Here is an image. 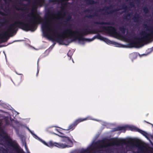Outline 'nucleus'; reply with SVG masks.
<instances>
[{"label":"nucleus","instance_id":"obj_23","mask_svg":"<svg viewBox=\"0 0 153 153\" xmlns=\"http://www.w3.org/2000/svg\"><path fill=\"white\" fill-rule=\"evenodd\" d=\"M131 13H127L126 15L124 16L123 17V19H124L126 20H129L130 19V18H128V17H130L131 15Z\"/></svg>","mask_w":153,"mask_h":153},{"label":"nucleus","instance_id":"obj_20","mask_svg":"<svg viewBox=\"0 0 153 153\" xmlns=\"http://www.w3.org/2000/svg\"><path fill=\"white\" fill-rule=\"evenodd\" d=\"M119 29L121 32L123 34H125L126 32V28L125 27H124L123 26L120 27L119 28Z\"/></svg>","mask_w":153,"mask_h":153},{"label":"nucleus","instance_id":"obj_7","mask_svg":"<svg viewBox=\"0 0 153 153\" xmlns=\"http://www.w3.org/2000/svg\"><path fill=\"white\" fill-rule=\"evenodd\" d=\"M4 139L7 145L12 147L17 153H24L23 150L19 148L18 145L16 141L12 140L10 137L7 136L4 137Z\"/></svg>","mask_w":153,"mask_h":153},{"label":"nucleus","instance_id":"obj_42","mask_svg":"<svg viewBox=\"0 0 153 153\" xmlns=\"http://www.w3.org/2000/svg\"><path fill=\"white\" fill-rule=\"evenodd\" d=\"M38 73H39V71H38H38H37V74H37V75H38Z\"/></svg>","mask_w":153,"mask_h":153},{"label":"nucleus","instance_id":"obj_27","mask_svg":"<svg viewBox=\"0 0 153 153\" xmlns=\"http://www.w3.org/2000/svg\"><path fill=\"white\" fill-rule=\"evenodd\" d=\"M58 1V0H48V2L49 3H54Z\"/></svg>","mask_w":153,"mask_h":153},{"label":"nucleus","instance_id":"obj_6","mask_svg":"<svg viewBox=\"0 0 153 153\" xmlns=\"http://www.w3.org/2000/svg\"><path fill=\"white\" fill-rule=\"evenodd\" d=\"M54 134L56 135H58L59 137H63V139L62 140V141L66 143V144H63L61 143H57L56 142H54L52 141H51L48 142L46 143L44 141H42V143L45 145L50 147H53V146H56L60 148H65L68 146L67 145L69 143H72L73 142L72 140L70 139L68 137L64 136H63L59 135L57 134L54 133Z\"/></svg>","mask_w":153,"mask_h":153},{"label":"nucleus","instance_id":"obj_12","mask_svg":"<svg viewBox=\"0 0 153 153\" xmlns=\"http://www.w3.org/2000/svg\"><path fill=\"white\" fill-rule=\"evenodd\" d=\"M122 8L121 9H115L114 10H110L109 12H107V15H108L109 14H112L114 13V12H115L117 11V10H120L121 9H124L125 10V11H126L127 9V6L125 4H122Z\"/></svg>","mask_w":153,"mask_h":153},{"label":"nucleus","instance_id":"obj_10","mask_svg":"<svg viewBox=\"0 0 153 153\" xmlns=\"http://www.w3.org/2000/svg\"><path fill=\"white\" fill-rule=\"evenodd\" d=\"M8 37L9 36L6 31L3 32L1 34H0V39H1V43L6 42L8 39Z\"/></svg>","mask_w":153,"mask_h":153},{"label":"nucleus","instance_id":"obj_44","mask_svg":"<svg viewBox=\"0 0 153 153\" xmlns=\"http://www.w3.org/2000/svg\"><path fill=\"white\" fill-rule=\"evenodd\" d=\"M145 122H146V123H149L148 122H146V121H145Z\"/></svg>","mask_w":153,"mask_h":153},{"label":"nucleus","instance_id":"obj_46","mask_svg":"<svg viewBox=\"0 0 153 153\" xmlns=\"http://www.w3.org/2000/svg\"><path fill=\"white\" fill-rule=\"evenodd\" d=\"M60 133L61 134H63L62 133Z\"/></svg>","mask_w":153,"mask_h":153},{"label":"nucleus","instance_id":"obj_4","mask_svg":"<svg viewBox=\"0 0 153 153\" xmlns=\"http://www.w3.org/2000/svg\"><path fill=\"white\" fill-rule=\"evenodd\" d=\"M36 12V10L32 9L31 12L27 15L28 17L31 18L30 20L28 21L27 23L30 30L32 31L36 29V26L38 24L43 22V19L40 16H36L34 15V13Z\"/></svg>","mask_w":153,"mask_h":153},{"label":"nucleus","instance_id":"obj_33","mask_svg":"<svg viewBox=\"0 0 153 153\" xmlns=\"http://www.w3.org/2000/svg\"><path fill=\"white\" fill-rule=\"evenodd\" d=\"M71 18V16H68L67 18L66 19V20L67 21H69L70 20V19Z\"/></svg>","mask_w":153,"mask_h":153},{"label":"nucleus","instance_id":"obj_21","mask_svg":"<svg viewBox=\"0 0 153 153\" xmlns=\"http://www.w3.org/2000/svg\"><path fill=\"white\" fill-rule=\"evenodd\" d=\"M144 12L146 14H147L149 13V10L147 7L146 6L144 7L143 8Z\"/></svg>","mask_w":153,"mask_h":153},{"label":"nucleus","instance_id":"obj_40","mask_svg":"<svg viewBox=\"0 0 153 153\" xmlns=\"http://www.w3.org/2000/svg\"><path fill=\"white\" fill-rule=\"evenodd\" d=\"M6 125H9V122L7 121H6Z\"/></svg>","mask_w":153,"mask_h":153},{"label":"nucleus","instance_id":"obj_24","mask_svg":"<svg viewBox=\"0 0 153 153\" xmlns=\"http://www.w3.org/2000/svg\"><path fill=\"white\" fill-rule=\"evenodd\" d=\"M96 37L97 39L102 41H103L105 38L104 37L102 36L99 33L97 34V35L96 36Z\"/></svg>","mask_w":153,"mask_h":153},{"label":"nucleus","instance_id":"obj_22","mask_svg":"<svg viewBox=\"0 0 153 153\" xmlns=\"http://www.w3.org/2000/svg\"><path fill=\"white\" fill-rule=\"evenodd\" d=\"M98 16L97 13H94L93 15H89L88 16H86V17L88 18H91L95 16Z\"/></svg>","mask_w":153,"mask_h":153},{"label":"nucleus","instance_id":"obj_16","mask_svg":"<svg viewBox=\"0 0 153 153\" xmlns=\"http://www.w3.org/2000/svg\"><path fill=\"white\" fill-rule=\"evenodd\" d=\"M126 127H127V129H129L132 131H138L139 132V130H140V129L134 126H126Z\"/></svg>","mask_w":153,"mask_h":153},{"label":"nucleus","instance_id":"obj_19","mask_svg":"<svg viewBox=\"0 0 153 153\" xmlns=\"http://www.w3.org/2000/svg\"><path fill=\"white\" fill-rule=\"evenodd\" d=\"M84 1L87 4H97V2L95 1L94 0H84Z\"/></svg>","mask_w":153,"mask_h":153},{"label":"nucleus","instance_id":"obj_9","mask_svg":"<svg viewBox=\"0 0 153 153\" xmlns=\"http://www.w3.org/2000/svg\"><path fill=\"white\" fill-rule=\"evenodd\" d=\"M87 118H80L76 120L73 123L70 124L68 128L66 130H71L72 131L75 128L76 126L79 123L87 120Z\"/></svg>","mask_w":153,"mask_h":153},{"label":"nucleus","instance_id":"obj_35","mask_svg":"<svg viewBox=\"0 0 153 153\" xmlns=\"http://www.w3.org/2000/svg\"><path fill=\"white\" fill-rule=\"evenodd\" d=\"M133 141V140L132 139L129 140L127 142V143H132Z\"/></svg>","mask_w":153,"mask_h":153},{"label":"nucleus","instance_id":"obj_36","mask_svg":"<svg viewBox=\"0 0 153 153\" xmlns=\"http://www.w3.org/2000/svg\"><path fill=\"white\" fill-rule=\"evenodd\" d=\"M96 38H96V36H94L92 39H89V40L88 41L90 40L91 41H93Z\"/></svg>","mask_w":153,"mask_h":153},{"label":"nucleus","instance_id":"obj_8","mask_svg":"<svg viewBox=\"0 0 153 153\" xmlns=\"http://www.w3.org/2000/svg\"><path fill=\"white\" fill-rule=\"evenodd\" d=\"M100 28L103 31L105 32L110 35L117 36L120 35L119 34L117 33L116 29L114 27L111 26H101Z\"/></svg>","mask_w":153,"mask_h":153},{"label":"nucleus","instance_id":"obj_41","mask_svg":"<svg viewBox=\"0 0 153 153\" xmlns=\"http://www.w3.org/2000/svg\"><path fill=\"white\" fill-rule=\"evenodd\" d=\"M23 15H24V14H21V16H22V17H23Z\"/></svg>","mask_w":153,"mask_h":153},{"label":"nucleus","instance_id":"obj_28","mask_svg":"<svg viewBox=\"0 0 153 153\" xmlns=\"http://www.w3.org/2000/svg\"><path fill=\"white\" fill-rule=\"evenodd\" d=\"M99 31L96 29H92V34L97 33Z\"/></svg>","mask_w":153,"mask_h":153},{"label":"nucleus","instance_id":"obj_47","mask_svg":"<svg viewBox=\"0 0 153 153\" xmlns=\"http://www.w3.org/2000/svg\"><path fill=\"white\" fill-rule=\"evenodd\" d=\"M129 0H126V1H128Z\"/></svg>","mask_w":153,"mask_h":153},{"label":"nucleus","instance_id":"obj_25","mask_svg":"<svg viewBox=\"0 0 153 153\" xmlns=\"http://www.w3.org/2000/svg\"><path fill=\"white\" fill-rule=\"evenodd\" d=\"M103 41L107 43V44H113V42L111 41L110 40L108 39L105 38Z\"/></svg>","mask_w":153,"mask_h":153},{"label":"nucleus","instance_id":"obj_3","mask_svg":"<svg viewBox=\"0 0 153 153\" xmlns=\"http://www.w3.org/2000/svg\"><path fill=\"white\" fill-rule=\"evenodd\" d=\"M97 143H98L97 148L98 149L106 148L115 145H119L120 144L126 143V141L125 140L120 139L117 140L113 138L110 139L105 138L98 141Z\"/></svg>","mask_w":153,"mask_h":153},{"label":"nucleus","instance_id":"obj_26","mask_svg":"<svg viewBox=\"0 0 153 153\" xmlns=\"http://www.w3.org/2000/svg\"><path fill=\"white\" fill-rule=\"evenodd\" d=\"M95 10L94 8H91V9H87L84 11L85 12H89L90 11H93Z\"/></svg>","mask_w":153,"mask_h":153},{"label":"nucleus","instance_id":"obj_45","mask_svg":"<svg viewBox=\"0 0 153 153\" xmlns=\"http://www.w3.org/2000/svg\"><path fill=\"white\" fill-rule=\"evenodd\" d=\"M100 151V150H98V151H97V152H99Z\"/></svg>","mask_w":153,"mask_h":153},{"label":"nucleus","instance_id":"obj_1","mask_svg":"<svg viewBox=\"0 0 153 153\" xmlns=\"http://www.w3.org/2000/svg\"><path fill=\"white\" fill-rule=\"evenodd\" d=\"M52 15L50 12H48L45 14V20L46 22L43 23L42 27L43 33L47 36L51 37L52 40L61 43L63 42L65 38L70 37L73 38L72 41L78 39L79 41H88L89 39L84 38L83 37L89 34H92V29L85 28L82 32L77 30H73L71 29H67L61 34H59L57 30L55 29L52 30V28L49 27L48 26V22H51L52 19L49 16Z\"/></svg>","mask_w":153,"mask_h":153},{"label":"nucleus","instance_id":"obj_32","mask_svg":"<svg viewBox=\"0 0 153 153\" xmlns=\"http://www.w3.org/2000/svg\"><path fill=\"white\" fill-rule=\"evenodd\" d=\"M44 0H36V2H38L39 3H41L44 2Z\"/></svg>","mask_w":153,"mask_h":153},{"label":"nucleus","instance_id":"obj_30","mask_svg":"<svg viewBox=\"0 0 153 153\" xmlns=\"http://www.w3.org/2000/svg\"><path fill=\"white\" fill-rule=\"evenodd\" d=\"M56 16L58 17L59 18H60L61 16V13L60 12H59L55 15Z\"/></svg>","mask_w":153,"mask_h":153},{"label":"nucleus","instance_id":"obj_13","mask_svg":"<svg viewBox=\"0 0 153 153\" xmlns=\"http://www.w3.org/2000/svg\"><path fill=\"white\" fill-rule=\"evenodd\" d=\"M94 23L95 24L100 25H114V22H94Z\"/></svg>","mask_w":153,"mask_h":153},{"label":"nucleus","instance_id":"obj_14","mask_svg":"<svg viewBox=\"0 0 153 153\" xmlns=\"http://www.w3.org/2000/svg\"><path fill=\"white\" fill-rule=\"evenodd\" d=\"M139 132L141 134H143L144 136L148 140H149L151 142V141L149 139V137L151 136L152 138H153V137L151 135H149V134L147 133L145 131H143L141 130H139Z\"/></svg>","mask_w":153,"mask_h":153},{"label":"nucleus","instance_id":"obj_15","mask_svg":"<svg viewBox=\"0 0 153 153\" xmlns=\"http://www.w3.org/2000/svg\"><path fill=\"white\" fill-rule=\"evenodd\" d=\"M140 16L139 14L135 13L134 17L132 18L135 22H137L139 21Z\"/></svg>","mask_w":153,"mask_h":153},{"label":"nucleus","instance_id":"obj_5","mask_svg":"<svg viewBox=\"0 0 153 153\" xmlns=\"http://www.w3.org/2000/svg\"><path fill=\"white\" fill-rule=\"evenodd\" d=\"M17 27L26 31H30L27 22L25 23L19 21H17L11 24L8 26L6 31L8 36L16 32L15 30Z\"/></svg>","mask_w":153,"mask_h":153},{"label":"nucleus","instance_id":"obj_17","mask_svg":"<svg viewBox=\"0 0 153 153\" xmlns=\"http://www.w3.org/2000/svg\"><path fill=\"white\" fill-rule=\"evenodd\" d=\"M127 127L126 126H118L114 128L115 131H118L119 130H123L125 132V131L127 129Z\"/></svg>","mask_w":153,"mask_h":153},{"label":"nucleus","instance_id":"obj_49","mask_svg":"<svg viewBox=\"0 0 153 153\" xmlns=\"http://www.w3.org/2000/svg\"><path fill=\"white\" fill-rule=\"evenodd\" d=\"M125 12V11H123V12Z\"/></svg>","mask_w":153,"mask_h":153},{"label":"nucleus","instance_id":"obj_48","mask_svg":"<svg viewBox=\"0 0 153 153\" xmlns=\"http://www.w3.org/2000/svg\"><path fill=\"white\" fill-rule=\"evenodd\" d=\"M152 126H153V124H152Z\"/></svg>","mask_w":153,"mask_h":153},{"label":"nucleus","instance_id":"obj_39","mask_svg":"<svg viewBox=\"0 0 153 153\" xmlns=\"http://www.w3.org/2000/svg\"><path fill=\"white\" fill-rule=\"evenodd\" d=\"M15 16H17V17H18V18H19V16H18V14L17 13H15Z\"/></svg>","mask_w":153,"mask_h":153},{"label":"nucleus","instance_id":"obj_37","mask_svg":"<svg viewBox=\"0 0 153 153\" xmlns=\"http://www.w3.org/2000/svg\"><path fill=\"white\" fill-rule=\"evenodd\" d=\"M101 151H105V152H109V151H110V149H106L105 150H102Z\"/></svg>","mask_w":153,"mask_h":153},{"label":"nucleus","instance_id":"obj_43","mask_svg":"<svg viewBox=\"0 0 153 153\" xmlns=\"http://www.w3.org/2000/svg\"><path fill=\"white\" fill-rule=\"evenodd\" d=\"M24 0L25 1H29V0Z\"/></svg>","mask_w":153,"mask_h":153},{"label":"nucleus","instance_id":"obj_11","mask_svg":"<svg viewBox=\"0 0 153 153\" xmlns=\"http://www.w3.org/2000/svg\"><path fill=\"white\" fill-rule=\"evenodd\" d=\"M27 6V4H21L17 6V7L16 6H15L14 7L17 10H20L22 11H25L26 10V8Z\"/></svg>","mask_w":153,"mask_h":153},{"label":"nucleus","instance_id":"obj_2","mask_svg":"<svg viewBox=\"0 0 153 153\" xmlns=\"http://www.w3.org/2000/svg\"><path fill=\"white\" fill-rule=\"evenodd\" d=\"M143 27L149 33H147L145 31H143L140 33V35L142 36L141 38L135 37L134 40L129 44L130 45H138L141 44L143 42L147 41L150 39L153 36V27L149 26L146 24H143Z\"/></svg>","mask_w":153,"mask_h":153},{"label":"nucleus","instance_id":"obj_34","mask_svg":"<svg viewBox=\"0 0 153 153\" xmlns=\"http://www.w3.org/2000/svg\"><path fill=\"white\" fill-rule=\"evenodd\" d=\"M0 14L2 16H6V14L3 12H2L0 10Z\"/></svg>","mask_w":153,"mask_h":153},{"label":"nucleus","instance_id":"obj_38","mask_svg":"<svg viewBox=\"0 0 153 153\" xmlns=\"http://www.w3.org/2000/svg\"><path fill=\"white\" fill-rule=\"evenodd\" d=\"M69 52H68L67 53V55L69 57H70V58H71V54H69Z\"/></svg>","mask_w":153,"mask_h":153},{"label":"nucleus","instance_id":"obj_50","mask_svg":"<svg viewBox=\"0 0 153 153\" xmlns=\"http://www.w3.org/2000/svg\"><path fill=\"white\" fill-rule=\"evenodd\" d=\"M30 153V152H29V153Z\"/></svg>","mask_w":153,"mask_h":153},{"label":"nucleus","instance_id":"obj_18","mask_svg":"<svg viewBox=\"0 0 153 153\" xmlns=\"http://www.w3.org/2000/svg\"><path fill=\"white\" fill-rule=\"evenodd\" d=\"M112 7V5H110L105 6L102 9H100L99 10V11H102L104 10H107L110 9Z\"/></svg>","mask_w":153,"mask_h":153},{"label":"nucleus","instance_id":"obj_29","mask_svg":"<svg viewBox=\"0 0 153 153\" xmlns=\"http://www.w3.org/2000/svg\"><path fill=\"white\" fill-rule=\"evenodd\" d=\"M129 5L131 7H134L135 6L134 3L133 1L130 2Z\"/></svg>","mask_w":153,"mask_h":153},{"label":"nucleus","instance_id":"obj_31","mask_svg":"<svg viewBox=\"0 0 153 153\" xmlns=\"http://www.w3.org/2000/svg\"><path fill=\"white\" fill-rule=\"evenodd\" d=\"M87 151V150L86 149H82L79 153H85Z\"/></svg>","mask_w":153,"mask_h":153}]
</instances>
